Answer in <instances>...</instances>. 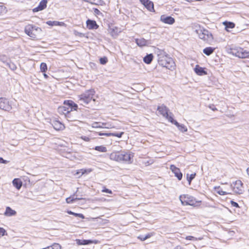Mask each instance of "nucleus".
I'll return each mask as SVG.
<instances>
[{"instance_id":"nucleus-35","label":"nucleus","mask_w":249,"mask_h":249,"mask_svg":"<svg viewBox=\"0 0 249 249\" xmlns=\"http://www.w3.org/2000/svg\"><path fill=\"white\" fill-rule=\"evenodd\" d=\"M85 1L89 2L92 4L95 5H99L101 4L102 2H103L101 0H90V1H89V0H84Z\"/></svg>"},{"instance_id":"nucleus-25","label":"nucleus","mask_w":249,"mask_h":249,"mask_svg":"<svg viewBox=\"0 0 249 249\" xmlns=\"http://www.w3.org/2000/svg\"><path fill=\"white\" fill-rule=\"evenodd\" d=\"M135 42L139 46L142 47L147 45L148 41L143 38H142L140 39H136Z\"/></svg>"},{"instance_id":"nucleus-50","label":"nucleus","mask_w":249,"mask_h":249,"mask_svg":"<svg viewBox=\"0 0 249 249\" xmlns=\"http://www.w3.org/2000/svg\"><path fill=\"white\" fill-rule=\"evenodd\" d=\"M154 235L153 233H148L147 234H146L145 238L147 239L150 238L151 236H152Z\"/></svg>"},{"instance_id":"nucleus-43","label":"nucleus","mask_w":249,"mask_h":249,"mask_svg":"<svg viewBox=\"0 0 249 249\" xmlns=\"http://www.w3.org/2000/svg\"><path fill=\"white\" fill-rule=\"evenodd\" d=\"M217 193L221 196L226 195L227 194H229V193H227L226 192H225L222 190H219L217 191Z\"/></svg>"},{"instance_id":"nucleus-49","label":"nucleus","mask_w":249,"mask_h":249,"mask_svg":"<svg viewBox=\"0 0 249 249\" xmlns=\"http://www.w3.org/2000/svg\"><path fill=\"white\" fill-rule=\"evenodd\" d=\"M139 239H140L141 241H144L145 240H146V238H145V235H140L138 236V237Z\"/></svg>"},{"instance_id":"nucleus-55","label":"nucleus","mask_w":249,"mask_h":249,"mask_svg":"<svg viewBox=\"0 0 249 249\" xmlns=\"http://www.w3.org/2000/svg\"><path fill=\"white\" fill-rule=\"evenodd\" d=\"M212 109L213 110H217V109H216V108L215 107L212 108Z\"/></svg>"},{"instance_id":"nucleus-27","label":"nucleus","mask_w":249,"mask_h":249,"mask_svg":"<svg viewBox=\"0 0 249 249\" xmlns=\"http://www.w3.org/2000/svg\"><path fill=\"white\" fill-rule=\"evenodd\" d=\"M214 50L215 48H214L208 47L204 49L203 50V52L204 54L208 56L212 54L213 53Z\"/></svg>"},{"instance_id":"nucleus-48","label":"nucleus","mask_w":249,"mask_h":249,"mask_svg":"<svg viewBox=\"0 0 249 249\" xmlns=\"http://www.w3.org/2000/svg\"><path fill=\"white\" fill-rule=\"evenodd\" d=\"M93 11L94 14L96 15H99L100 14H102L101 12L97 8H94Z\"/></svg>"},{"instance_id":"nucleus-4","label":"nucleus","mask_w":249,"mask_h":249,"mask_svg":"<svg viewBox=\"0 0 249 249\" xmlns=\"http://www.w3.org/2000/svg\"><path fill=\"white\" fill-rule=\"evenodd\" d=\"M200 39H202L209 43L212 42L213 40V36L212 33L207 29L204 28H200L196 30Z\"/></svg>"},{"instance_id":"nucleus-46","label":"nucleus","mask_w":249,"mask_h":249,"mask_svg":"<svg viewBox=\"0 0 249 249\" xmlns=\"http://www.w3.org/2000/svg\"><path fill=\"white\" fill-rule=\"evenodd\" d=\"M6 231L3 228L0 227V235L3 236L5 235Z\"/></svg>"},{"instance_id":"nucleus-8","label":"nucleus","mask_w":249,"mask_h":249,"mask_svg":"<svg viewBox=\"0 0 249 249\" xmlns=\"http://www.w3.org/2000/svg\"><path fill=\"white\" fill-rule=\"evenodd\" d=\"M157 110L163 117L170 122V118H173V115L172 112H169V109L165 106L162 105L160 106H159Z\"/></svg>"},{"instance_id":"nucleus-57","label":"nucleus","mask_w":249,"mask_h":249,"mask_svg":"<svg viewBox=\"0 0 249 249\" xmlns=\"http://www.w3.org/2000/svg\"><path fill=\"white\" fill-rule=\"evenodd\" d=\"M73 196H77V195H76L75 194H73Z\"/></svg>"},{"instance_id":"nucleus-54","label":"nucleus","mask_w":249,"mask_h":249,"mask_svg":"<svg viewBox=\"0 0 249 249\" xmlns=\"http://www.w3.org/2000/svg\"><path fill=\"white\" fill-rule=\"evenodd\" d=\"M3 9V7L2 6H0V15L1 14Z\"/></svg>"},{"instance_id":"nucleus-31","label":"nucleus","mask_w":249,"mask_h":249,"mask_svg":"<svg viewBox=\"0 0 249 249\" xmlns=\"http://www.w3.org/2000/svg\"><path fill=\"white\" fill-rule=\"evenodd\" d=\"M106 124L104 123H98V122H94L92 124V126L93 128H103L107 127L106 126H104Z\"/></svg>"},{"instance_id":"nucleus-11","label":"nucleus","mask_w":249,"mask_h":249,"mask_svg":"<svg viewBox=\"0 0 249 249\" xmlns=\"http://www.w3.org/2000/svg\"><path fill=\"white\" fill-rule=\"evenodd\" d=\"M122 156V151H115L110 154V159L113 160L121 162V158Z\"/></svg>"},{"instance_id":"nucleus-59","label":"nucleus","mask_w":249,"mask_h":249,"mask_svg":"<svg viewBox=\"0 0 249 249\" xmlns=\"http://www.w3.org/2000/svg\"><path fill=\"white\" fill-rule=\"evenodd\" d=\"M77 191H76V192H75V194H77Z\"/></svg>"},{"instance_id":"nucleus-19","label":"nucleus","mask_w":249,"mask_h":249,"mask_svg":"<svg viewBox=\"0 0 249 249\" xmlns=\"http://www.w3.org/2000/svg\"><path fill=\"white\" fill-rule=\"evenodd\" d=\"M52 125L56 130H62L65 127L64 124L58 121H53L52 123Z\"/></svg>"},{"instance_id":"nucleus-51","label":"nucleus","mask_w":249,"mask_h":249,"mask_svg":"<svg viewBox=\"0 0 249 249\" xmlns=\"http://www.w3.org/2000/svg\"><path fill=\"white\" fill-rule=\"evenodd\" d=\"M103 192H105V193H108V194H112V192L111 190L108 189H106L105 188V189H104L103 190Z\"/></svg>"},{"instance_id":"nucleus-44","label":"nucleus","mask_w":249,"mask_h":249,"mask_svg":"<svg viewBox=\"0 0 249 249\" xmlns=\"http://www.w3.org/2000/svg\"><path fill=\"white\" fill-rule=\"evenodd\" d=\"M231 204L233 207L239 208L238 204L237 202L233 201V200L231 201Z\"/></svg>"},{"instance_id":"nucleus-2","label":"nucleus","mask_w":249,"mask_h":249,"mask_svg":"<svg viewBox=\"0 0 249 249\" xmlns=\"http://www.w3.org/2000/svg\"><path fill=\"white\" fill-rule=\"evenodd\" d=\"M25 33L33 39H36L40 34L42 30L40 28L33 24H28L25 27Z\"/></svg>"},{"instance_id":"nucleus-17","label":"nucleus","mask_w":249,"mask_h":249,"mask_svg":"<svg viewBox=\"0 0 249 249\" xmlns=\"http://www.w3.org/2000/svg\"><path fill=\"white\" fill-rule=\"evenodd\" d=\"M87 28L89 30L96 29L99 27V26L97 24L95 21L90 19L87 20Z\"/></svg>"},{"instance_id":"nucleus-33","label":"nucleus","mask_w":249,"mask_h":249,"mask_svg":"<svg viewBox=\"0 0 249 249\" xmlns=\"http://www.w3.org/2000/svg\"><path fill=\"white\" fill-rule=\"evenodd\" d=\"M0 61L4 63L5 65L9 61L8 57L5 55L0 54Z\"/></svg>"},{"instance_id":"nucleus-41","label":"nucleus","mask_w":249,"mask_h":249,"mask_svg":"<svg viewBox=\"0 0 249 249\" xmlns=\"http://www.w3.org/2000/svg\"><path fill=\"white\" fill-rule=\"evenodd\" d=\"M59 22L57 21H48L46 23L50 26L57 25L59 24Z\"/></svg>"},{"instance_id":"nucleus-37","label":"nucleus","mask_w":249,"mask_h":249,"mask_svg":"<svg viewBox=\"0 0 249 249\" xmlns=\"http://www.w3.org/2000/svg\"><path fill=\"white\" fill-rule=\"evenodd\" d=\"M67 213L69 214H71V215H74L76 217H80V218H81L82 219L84 218V215L81 214V213H75L72 212H71V211H68L67 212Z\"/></svg>"},{"instance_id":"nucleus-14","label":"nucleus","mask_w":249,"mask_h":249,"mask_svg":"<svg viewBox=\"0 0 249 249\" xmlns=\"http://www.w3.org/2000/svg\"><path fill=\"white\" fill-rule=\"evenodd\" d=\"M160 20L166 24H173L175 20V19L171 16H166L164 15H161L160 17Z\"/></svg>"},{"instance_id":"nucleus-6","label":"nucleus","mask_w":249,"mask_h":249,"mask_svg":"<svg viewBox=\"0 0 249 249\" xmlns=\"http://www.w3.org/2000/svg\"><path fill=\"white\" fill-rule=\"evenodd\" d=\"M231 53L239 58H246L249 56V52L240 47H234L231 49Z\"/></svg>"},{"instance_id":"nucleus-7","label":"nucleus","mask_w":249,"mask_h":249,"mask_svg":"<svg viewBox=\"0 0 249 249\" xmlns=\"http://www.w3.org/2000/svg\"><path fill=\"white\" fill-rule=\"evenodd\" d=\"M179 200L183 205H195L196 204V199L188 195H181L179 196Z\"/></svg>"},{"instance_id":"nucleus-29","label":"nucleus","mask_w":249,"mask_h":249,"mask_svg":"<svg viewBox=\"0 0 249 249\" xmlns=\"http://www.w3.org/2000/svg\"><path fill=\"white\" fill-rule=\"evenodd\" d=\"M153 58V55L152 53L147 54L143 57V60L144 63L149 64L151 63Z\"/></svg>"},{"instance_id":"nucleus-16","label":"nucleus","mask_w":249,"mask_h":249,"mask_svg":"<svg viewBox=\"0 0 249 249\" xmlns=\"http://www.w3.org/2000/svg\"><path fill=\"white\" fill-rule=\"evenodd\" d=\"M170 122L177 126L178 129L182 132H185L187 131V128L184 124H180L177 121L175 120L173 118H170Z\"/></svg>"},{"instance_id":"nucleus-32","label":"nucleus","mask_w":249,"mask_h":249,"mask_svg":"<svg viewBox=\"0 0 249 249\" xmlns=\"http://www.w3.org/2000/svg\"><path fill=\"white\" fill-rule=\"evenodd\" d=\"M94 149L101 152H106L107 151V148L103 145L96 146Z\"/></svg>"},{"instance_id":"nucleus-9","label":"nucleus","mask_w":249,"mask_h":249,"mask_svg":"<svg viewBox=\"0 0 249 249\" xmlns=\"http://www.w3.org/2000/svg\"><path fill=\"white\" fill-rule=\"evenodd\" d=\"M232 187L233 191L238 194H242L243 192V183L240 180H238L235 181L233 184L231 185Z\"/></svg>"},{"instance_id":"nucleus-39","label":"nucleus","mask_w":249,"mask_h":249,"mask_svg":"<svg viewBox=\"0 0 249 249\" xmlns=\"http://www.w3.org/2000/svg\"><path fill=\"white\" fill-rule=\"evenodd\" d=\"M47 0H42L38 5L41 8L44 9L47 6Z\"/></svg>"},{"instance_id":"nucleus-21","label":"nucleus","mask_w":249,"mask_h":249,"mask_svg":"<svg viewBox=\"0 0 249 249\" xmlns=\"http://www.w3.org/2000/svg\"><path fill=\"white\" fill-rule=\"evenodd\" d=\"M92 171L91 169H81L78 170L76 171V173L74 174V175L77 176L79 178L81 177L84 174H88L90 173Z\"/></svg>"},{"instance_id":"nucleus-13","label":"nucleus","mask_w":249,"mask_h":249,"mask_svg":"<svg viewBox=\"0 0 249 249\" xmlns=\"http://www.w3.org/2000/svg\"><path fill=\"white\" fill-rule=\"evenodd\" d=\"M170 170L174 173L175 176L179 180H180L182 178V174L180 171V169L175 166L174 165H171Z\"/></svg>"},{"instance_id":"nucleus-1","label":"nucleus","mask_w":249,"mask_h":249,"mask_svg":"<svg viewBox=\"0 0 249 249\" xmlns=\"http://www.w3.org/2000/svg\"><path fill=\"white\" fill-rule=\"evenodd\" d=\"M158 57V63L160 65L170 70L175 69V64L172 58L162 54H159Z\"/></svg>"},{"instance_id":"nucleus-36","label":"nucleus","mask_w":249,"mask_h":249,"mask_svg":"<svg viewBox=\"0 0 249 249\" xmlns=\"http://www.w3.org/2000/svg\"><path fill=\"white\" fill-rule=\"evenodd\" d=\"M196 175V173L192 174L190 175L188 174H187V180L189 182V184H191L192 180L195 178Z\"/></svg>"},{"instance_id":"nucleus-22","label":"nucleus","mask_w":249,"mask_h":249,"mask_svg":"<svg viewBox=\"0 0 249 249\" xmlns=\"http://www.w3.org/2000/svg\"><path fill=\"white\" fill-rule=\"evenodd\" d=\"M109 32L113 37H116L119 33L121 32L120 29L116 27H110Z\"/></svg>"},{"instance_id":"nucleus-28","label":"nucleus","mask_w":249,"mask_h":249,"mask_svg":"<svg viewBox=\"0 0 249 249\" xmlns=\"http://www.w3.org/2000/svg\"><path fill=\"white\" fill-rule=\"evenodd\" d=\"M223 24L225 26V29L228 32L230 31V29H232L235 27L234 23L231 22L225 21Z\"/></svg>"},{"instance_id":"nucleus-23","label":"nucleus","mask_w":249,"mask_h":249,"mask_svg":"<svg viewBox=\"0 0 249 249\" xmlns=\"http://www.w3.org/2000/svg\"><path fill=\"white\" fill-rule=\"evenodd\" d=\"M195 71L198 75H204L207 74L204 68L200 67L198 65H196L195 68Z\"/></svg>"},{"instance_id":"nucleus-12","label":"nucleus","mask_w":249,"mask_h":249,"mask_svg":"<svg viewBox=\"0 0 249 249\" xmlns=\"http://www.w3.org/2000/svg\"><path fill=\"white\" fill-rule=\"evenodd\" d=\"M122 157L121 158V162H131L133 156L130 153L122 151Z\"/></svg>"},{"instance_id":"nucleus-5","label":"nucleus","mask_w":249,"mask_h":249,"mask_svg":"<svg viewBox=\"0 0 249 249\" xmlns=\"http://www.w3.org/2000/svg\"><path fill=\"white\" fill-rule=\"evenodd\" d=\"M64 104L65 106H67L69 108H67V107L64 106L59 108V111L62 112L63 114L66 115L69 114V113L72 110H76L78 107L77 105L74 103L73 101L68 100L64 101Z\"/></svg>"},{"instance_id":"nucleus-42","label":"nucleus","mask_w":249,"mask_h":249,"mask_svg":"<svg viewBox=\"0 0 249 249\" xmlns=\"http://www.w3.org/2000/svg\"><path fill=\"white\" fill-rule=\"evenodd\" d=\"M107 58L106 57H102L100 59V62L101 64L104 65L107 63Z\"/></svg>"},{"instance_id":"nucleus-40","label":"nucleus","mask_w":249,"mask_h":249,"mask_svg":"<svg viewBox=\"0 0 249 249\" xmlns=\"http://www.w3.org/2000/svg\"><path fill=\"white\" fill-rule=\"evenodd\" d=\"M41 71L42 72H45L47 70V66L46 63H41L40 66Z\"/></svg>"},{"instance_id":"nucleus-3","label":"nucleus","mask_w":249,"mask_h":249,"mask_svg":"<svg viewBox=\"0 0 249 249\" xmlns=\"http://www.w3.org/2000/svg\"><path fill=\"white\" fill-rule=\"evenodd\" d=\"M95 91L93 89L86 90L84 93L78 96V100L82 105H88L92 99Z\"/></svg>"},{"instance_id":"nucleus-56","label":"nucleus","mask_w":249,"mask_h":249,"mask_svg":"<svg viewBox=\"0 0 249 249\" xmlns=\"http://www.w3.org/2000/svg\"><path fill=\"white\" fill-rule=\"evenodd\" d=\"M44 76L46 78L47 77V75L46 74H45V73L44 74Z\"/></svg>"},{"instance_id":"nucleus-26","label":"nucleus","mask_w":249,"mask_h":249,"mask_svg":"<svg viewBox=\"0 0 249 249\" xmlns=\"http://www.w3.org/2000/svg\"><path fill=\"white\" fill-rule=\"evenodd\" d=\"M76 243L79 245H89L93 243V241L91 240H80L77 239L76 240Z\"/></svg>"},{"instance_id":"nucleus-52","label":"nucleus","mask_w":249,"mask_h":249,"mask_svg":"<svg viewBox=\"0 0 249 249\" xmlns=\"http://www.w3.org/2000/svg\"><path fill=\"white\" fill-rule=\"evenodd\" d=\"M7 161L6 160H4L2 158L0 157V163H7Z\"/></svg>"},{"instance_id":"nucleus-45","label":"nucleus","mask_w":249,"mask_h":249,"mask_svg":"<svg viewBox=\"0 0 249 249\" xmlns=\"http://www.w3.org/2000/svg\"><path fill=\"white\" fill-rule=\"evenodd\" d=\"M42 10H43V9L42 8H41L38 5L37 7L33 9V11L34 12H37L41 11Z\"/></svg>"},{"instance_id":"nucleus-15","label":"nucleus","mask_w":249,"mask_h":249,"mask_svg":"<svg viewBox=\"0 0 249 249\" xmlns=\"http://www.w3.org/2000/svg\"><path fill=\"white\" fill-rule=\"evenodd\" d=\"M141 3L150 12L154 11V4L149 0H140Z\"/></svg>"},{"instance_id":"nucleus-24","label":"nucleus","mask_w":249,"mask_h":249,"mask_svg":"<svg viewBox=\"0 0 249 249\" xmlns=\"http://www.w3.org/2000/svg\"><path fill=\"white\" fill-rule=\"evenodd\" d=\"M13 185L18 189L19 190L22 185V182L19 178H15L13 179Z\"/></svg>"},{"instance_id":"nucleus-34","label":"nucleus","mask_w":249,"mask_h":249,"mask_svg":"<svg viewBox=\"0 0 249 249\" xmlns=\"http://www.w3.org/2000/svg\"><path fill=\"white\" fill-rule=\"evenodd\" d=\"M6 66H8L12 71H15L17 69V66L14 63L9 61L8 63H7Z\"/></svg>"},{"instance_id":"nucleus-30","label":"nucleus","mask_w":249,"mask_h":249,"mask_svg":"<svg viewBox=\"0 0 249 249\" xmlns=\"http://www.w3.org/2000/svg\"><path fill=\"white\" fill-rule=\"evenodd\" d=\"M83 198H78L77 197H69L66 198V201L68 204L72 203L73 202H74L76 200H80L83 199Z\"/></svg>"},{"instance_id":"nucleus-18","label":"nucleus","mask_w":249,"mask_h":249,"mask_svg":"<svg viewBox=\"0 0 249 249\" xmlns=\"http://www.w3.org/2000/svg\"><path fill=\"white\" fill-rule=\"evenodd\" d=\"M17 212L16 211L12 209L10 207L7 206L6 207L5 211L4 213V215L6 216H12L16 215Z\"/></svg>"},{"instance_id":"nucleus-20","label":"nucleus","mask_w":249,"mask_h":249,"mask_svg":"<svg viewBox=\"0 0 249 249\" xmlns=\"http://www.w3.org/2000/svg\"><path fill=\"white\" fill-rule=\"evenodd\" d=\"M124 132H121L120 133H101L99 132L98 135L99 136H116L118 138L122 137V135L124 134Z\"/></svg>"},{"instance_id":"nucleus-10","label":"nucleus","mask_w":249,"mask_h":249,"mask_svg":"<svg viewBox=\"0 0 249 249\" xmlns=\"http://www.w3.org/2000/svg\"><path fill=\"white\" fill-rule=\"evenodd\" d=\"M0 109L5 111H10L12 109V107L7 99L0 98Z\"/></svg>"},{"instance_id":"nucleus-47","label":"nucleus","mask_w":249,"mask_h":249,"mask_svg":"<svg viewBox=\"0 0 249 249\" xmlns=\"http://www.w3.org/2000/svg\"><path fill=\"white\" fill-rule=\"evenodd\" d=\"M186 239L189 240H196V238L193 236H186Z\"/></svg>"},{"instance_id":"nucleus-38","label":"nucleus","mask_w":249,"mask_h":249,"mask_svg":"<svg viewBox=\"0 0 249 249\" xmlns=\"http://www.w3.org/2000/svg\"><path fill=\"white\" fill-rule=\"evenodd\" d=\"M49 249H61V246L57 243H54L52 246H48Z\"/></svg>"},{"instance_id":"nucleus-53","label":"nucleus","mask_w":249,"mask_h":249,"mask_svg":"<svg viewBox=\"0 0 249 249\" xmlns=\"http://www.w3.org/2000/svg\"><path fill=\"white\" fill-rule=\"evenodd\" d=\"M82 139L87 142H88L89 140V139L86 136L82 137Z\"/></svg>"},{"instance_id":"nucleus-58","label":"nucleus","mask_w":249,"mask_h":249,"mask_svg":"<svg viewBox=\"0 0 249 249\" xmlns=\"http://www.w3.org/2000/svg\"><path fill=\"white\" fill-rule=\"evenodd\" d=\"M77 191H76V192H75V194H77Z\"/></svg>"}]
</instances>
